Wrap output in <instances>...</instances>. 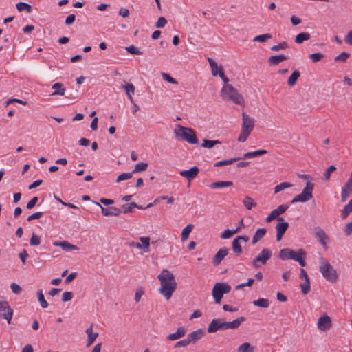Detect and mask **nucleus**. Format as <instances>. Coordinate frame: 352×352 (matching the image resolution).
<instances>
[{"instance_id":"1","label":"nucleus","mask_w":352,"mask_h":352,"mask_svg":"<svg viewBox=\"0 0 352 352\" xmlns=\"http://www.w3.org/2000/svg\"><path fill=\"white\" fill-rule=\"evenodd\" d=\"M157 278L161 283V287L159 289L160 293L166 300H169L177 287V283L173 274L168 270H163Z\"/></svg>"},{"instance_id":"2","label":"nucleus","mask_w":352,"mask_h":352,"mask_svg":"<svg viewBox=\"0 0 352 352\" xmlns=\"http://www.w3.org/2000/svg\"><path fill=\"white\" fill-rule=\"evenodd\" d=\"M306 255V252L302 248L298 249L296 252L289 248H283L279 252L278 258L281 260L293 259L298 262L302 267H305L306 265L305 261Z\"/></svg>"},{"instance_id":"3","label":"nucleus","mask_w":352,"mask_h":352,"mask_svg":"<svg viewBox=\"0 0 352 352\" xmlns=\"http://www.w3.org/2000/svg\"><path fill=\"white\" fill-rule=\"evenodd\" d=\"M221 97L223 100L232 101L236 104L245 106V101L243 96L230 84H226L221 89Z\"/></svg>"},{"instance_id":"4","label":"nucleus","mask_w":352,"mask_h":352,"mask_svg":"<svg viewBox=\"0 0 352 352\" xmlns=\"http://www.w3.org/2000/svg\"><path fill=\"white\" fill-rule=\"evenodd\" d=\"M319 271L322 276L330 283H336L338 275L336 269L322 256L319 257Z\"/></svg>"},{"instance_id":"5","label":"nucleus","mask_w":352,"mask_h":352,"mask_svg":"<svg viewBox=\"0 0 352 352\" xmlns=\"http://www.w3.org/2000/svg\"><path fill=\"white\" fill-rule=\"evenodd\" d=\"M174 133L177 138H181L182 140L190 144H197L199 142L195 131L191 128L185 127L179 124L175 129Z\"/></svg>"},{"instance_id":"6","label":"nucleus","mask_w":352,"mask_h":352,"mask_svg":"<svg viewBox=\"0 0 352 352\" xmlns=\"http://www.w3.org/2000/svg\"><path fill=\"white\" fill-rule=\"evenodd\" d=\"M254 126V120L250 118L245 112L242 113V124L241 133L238 138V141L244 142L252 131Z\"/></svg>"},{"instance_id":"7","label":"nucleus","mask_w":352,"mask_h":352,"mask_svg":"<svg viewBox=\"0 0 352 352\" xmlns=\"http://www.w3.org/2000/svg\"><path fill=\"white\" fill-rule=\"evenodd\" d=\"M231 290V287L226 283H217L212 289V295L217 304L221 301L224 294H228Z\"/></svg>"},{"instance_id":"8","label":"nucleus","mask_w":352,"mask_h":352,"mask_svg":"<svg viewBox=\"0 0 352 352\" xmlns=\"http://www.w3.org/2000/svg\"><path fill=\"white\" fill-rule=\"evenodd\" d=\"M272 256V250L269 248H263L261 252L252 260V265L255 268H259L267 263Z\"/></svg>"},{"instance_id":"9","label":"nucleus","mask_w":352,"mask_h":352,"mask_svg":"<svg viewBox=\"0 0 352 352\" xmlns=\"http://www.w3.org/2000/svg\"><path fill=\"white\" fill-rule=\"evenodd\" d=\"M314 188V184L308 182L302 192L296 195L292 200V203L295 202H306L313 197L312 191Z\"/></svg>"},{"instance_id":"10","label":"nucleus","mask_w":352,"mask_h":352,"mask_svg":"<svg viewBox=\"0 0 352 352\" xmlns=\"http://www.w3.org/2000/svg\"><path fill=\"white\" fill-rule=\"evenodd\" d=\"M0 316L6 319L8 324L10 323L13 316V309L7 301L0 302Z\"/></svg>"},{"instance_id":"11","label":"nucleus","mask_w":352,"mask_h":352,"mask_svg":"<svg viewBox=\"0 0 352 352\" xmlns=\"http://www.w3.org/2000/svg\"><path fill=\"white\" fill-rule=\"evenodd\" d=\"M278 223L276 224L275 228L276 230V240L277 241H280L287 230L289 223L285 222L283 217H278Z\"/></svg>"},{"instance_id":"12","label":"nucleus","mask_w":352,"mask_h":352,"mask_svg":"<svg viewBox=\"0 0 352 352\" xmlns=\"http://www.w3.org/2000/svg\"><path fill=\"white\" fill-rule=\"evenodd\" d=\"M315 236L317 238L319 243L322 245V246L327 250V243L329 241V237L326 232L320 227H316L314 228Z\"/></svg>"},{"instance_id":"13","label":"nucleus","mask_w":352,"mask_h":352,"mask_svg":"<svg viewBox=\"0 0 352 352\" xmlns=\"http://www.w3.org/2000/svg\"><path fill=\"white\" fill-rule=\"evenodd\" d=\"M94 203L100 208L102 214L104 216H118L122 212V210L118 208L113 206L104 208L98 202L94 201Z\"/></svg>"},{"instance_id":"14","label":"nucleus","mask_w":352,"mask_h":352,"mask_svg":"<svg viewBox=\"0 0 352 352\" xmlns=\"http://www.w3.org/2000/svg\"><path fill=\"white\" fill-rule=\"evenodd\" d=\"M246 318L243 316L239 317L235 320L230 322L223 321V330L236 329L241 324L245 321Z\"/></svg>"},{"instance_id":"15","label":"nucleus","mask_w":352,"mask_h":352,"mask_svg":"<svg viewBox=\"0 0 352 352\" xmlns=\"http://www.w3.org/2000/svg\"><path fill=\"white\" fill-rule=\"evenodd\" d=\"M199 172V169L197 166H193L189 170H182L179 173V175L186 178L189 182L197 177Z\"/></svg>"},{"instance_id":"16","label":"nucleus","mask_w":352,"mask_h":352,"mask_svg":"<svg viewBox=\"0 0 352 352\" xmlns=\"http://www.w3.org/2000/svg\"><path fill=\"white\" fill-rule=\"evenodd\" d=\"M288 208V206L282 204L278 206L276 209L272 210L270 214L267 217L266 221L267 223L271 222L273 219L277 218L278 217L282 214H283L287 209Z\"/></svg>"},{"instance_id":"17","label":"nucleus","mask_w":352,"mask_h":352,"mask_svg":"<svg viewBox=\"0 0 352 352\" xmlns=\"http://www.w3.org/2000/svg\"><path fill=\"white\" fill-rule=\"evenodd\" d=\"M318 327L321 331H326L331 328L332 323L329 316L324 315L319 318L318 321Z\"/></svg>"},{"instance_id":"18","label":"nucleus","mask_w":352,"mask_h":352,"mask_svg":"<svg viewBox=\"0 0 352 352\" xmlns=\"http://www.w3.org/2000/svg\"><path fill=\"white\" fill-rule=\"evenodd\" d=\"M218 330H223V320L220 318H214L209 324L207 331L211 333H215Z\"/></svg>"},{"instance_id":"19","label":"nucleus","mask_w":352,"mask_h":352,"mask_svg":"<svg viewBox=\"0 0 352 352\" xmlns=\"http://www.w3.org/2000/svg\"><path fill=\"white\" fill-rule=\"evenodd\" d=\"M228 248H222L219 250L214 256L212 258V263L214 265H219L222 260L228 255Z\"/></svg>"},{"instance_id":"20","label":"nucleus","mask_w":352,"mask_h":352,"mask_svg":"<svg viewBox=\"0 0 352 352\" xmlns=\"http://www.w3.org/2000/svg\"><path fill=\"white\" fill-rule=\"evenodd\" d=\"M352 192V178H349L344 184L341 192V201H345Z\"/></svg>"},{"instance_id":"21","label":"nucleus","mask_w":352,"mask_h":352,"mask_svg":"<svg viewBox=\"0 0 352 352\" xmlns=\"http://www.w3.org/2000/svg\"><path fill=\"white\" fill-rule=\"evenodd\" d=\"M205 335V331L204 329H198L192 333H189L187 336L190 343H196Z\"/></svg>"},{"instance_id":"22","label":"nucleus","mask_w":352,"mask_h":352,"mask_svg":"<svg viewBox=\"0 0 352 352\" xmlns=\"http://www.w3.org/2000/svg\"><path fill=\"white\" fill-rule=\"evenodd\" d=\"M53 245L56 247H58V246L61 247L63 248V250L66 252L71 251V250H79V248L78 246L73 245L67 241H54L53 243Z\"/></svg>"},{"instance_id":"23","label":"nucleus","mask_w":352,"mask_h":352,"mask_svg":"<svg viewBox=\"0 0 352 352\" xmlns=\"http://www.w3.org/2000/svg\"><path fill=\"white\" fill-rule=\"evenodd\" d=\"M186 333V329L184 327H179L175 333L168 334L166 339L168 340H176L184 337Z\"/></svg>"},{"instance_id":"24","label":"nucleus","mask_w":352,"mask_h":352,"mask_svg":"<svg viewBox=\"0 0 352 352\" xmlns=\"http://www.w3.org/2000/svg\"><path fill=\"white\" fill-rule=\"evenodd\" d=\"M287 59H288L287 56L283 54H279L270 57L268 59V63L270 65H277L282 61Z\"/></svg>"},{"instance_id":"25","label":"nucleus","mask_w":352,"mask_h":352,"mask_svg":"<svg viewBox=\"0 0 352 352\" xmlns=\"http://www.w3.org/2000/svg\"><path fill=\"white\" fill-rule=\"evenodd\" d=\"M267 232V230L264 228H258L255 234H254L252 239V243L253 245H255L259 240H261Z\"/></svg>"},{"instance_id":"26","label":"nucleus","mask_w":352,"mask_h":352,"mask_svg":"<svg viewBox=\"0 0 352 352\" xmlns=\"http://www.w3.org/2000/svg\"><path fill=\"white\" fill-rule=\"evenodd\" d=\"M233 185L232 182L230 181H219L212 183L210 187L212 189L230 187Z\"/></svg>"},{"instance_id":"27","label":"nucleus","mask_w":352,"mask_h":352,"mask_svg":"<svg viewBox=\"0 0 352 352\" xmlns=\"http://www.w3.org/2000/svg\"><path fill=\"white\" fill-rule=\"evenodd\" d=\"M267 151L265 149H260L255 151L248 152L245 153L241 159H248L252 157H256L264 154H266Z\"/></svg>"},{"instance_id":"28","label":"nucleus","mask_w":352,"mask_h":352,"mask_svg":"<svg viewBox=\"0 0 352 352\" xmlns=\"http://www.w3.org/2000/svg\"><path fill=\"white\" fill-rule=\"evenodd\" d=\"M52 89L55 91L52 94V96L60 95L64 96L65 89L61 82H56L52 85Z\"/></svg>"},{"instance_id":"29","label":"nucleus","mask_w":352,"mask_h":352,"mask_svg":"<svg viewBox=\"0 0 352 352\" xmlns=\"http://www.w3.org/2000/svg\"><path fill=\"white\" fill-rule=\"evenodd\" d=\"M232 248L234 252V253L236 256H239L243 252V249L241 245V241H239L237 239H234L232 243Z\"/></svg>"},{"instance_id":"30","label":"nucleus","mask_w":352,"mask_h":352,"mask_svg":"<svg viewBox=\"0 0 352 352\" xmlns=\"http://www.w3.org/2000/svg\"><path fill=\"white\" fill-rule=\"evenodd\" d=\"M311 38V35L308 32H301L295 36L294 41L298 44H301L305 41H308Z\"/></svg>"},{"instance_id":"31","label":"nucleus","mask_w":352,"mask_h":352,"mask_svg":"<svg viewBox=\"0 0 352 352\" xmlns=\"http://www.w3.org/2000/svg\"><path fill=\"white\" fill-rule=\"evenodd\" d=\"M133 208H137L138 209L144 208L142 206H139L135 202H131L129 204H124L122 206V208H123L122 212L124 214L129 213V212H132Z\"/></svg>"},{"instance_id":"32","label":"nucleus","mask_w":352,"mask_h":352,"mask_svg":"<svg viewBox=\"0 0 352 352\" xmlns=\"http://www.w3.org/2000/svg\"><path fill=\"white\" fill-rule=\"evenodd\" d=\"M299 77L300 72L298 70L294 71L289 77V79L287 80L288 85L290 87L294 86L296 83V81Z\"/></svg>"},{"instance_id":"33","label":"nucleus","mask_w":352,"mask_h":352,"mask_svg":"<svg viewBox=\"0 0 352 352\" xmlns=\"http://www.w3.org/2000/svg\"><path fill=\"white\" fill-rule=\"evenodd\" d=\"M252 304L259 307L267 308L270 306V301L267 298H258L256 300H254Z\"/></svg>"},{"instance_id":"34","label":"nucleus","mask_w":352,"mask_h":352,"mask_svg":"<svg viewBox=\"0 0 352 352\" xmlns=\"http://www.w3.org/2000/svg\"><path fill=\"white\" fill-rule=\"evenodd\" d=\"M192 229H193L192 224H188L183 229V230L182 232V234H181L182 241H186L188 238L189 234L191 232Z\"/></svg>"},{"instance_id":"35","label":"nucleus","mask_w":352,"mask_h":352,"mask_svg":"<svg viewBox=\"0 0 352 352\" xmlns=\"http://www.w3.org/2000/svg\"><path fill=\"white\" fill-rule=\"evenodd\" d=\"M16 7L19 12H22L23 10H26L28 13L32 12V6L27 3L19 2L16 4Z\"/></svg>"},{"instance_id":"36","label":"nucleus","mask_w":352,"mask_h":352,"mask_svg":"<svg viewBox=\"0 0 352 352\" xmlns=\"http://www.w3.org/2000/svg\"><path fill=\"white\" fill-rule=\"evenodd\" d=\"M240 159H241V157H234V158H232L230 160L219 161L214 164V166L219 167V166H221L232 164V163L239 160Z\"/></svg>"},{"instance_id":"37","label":"nucleus","mask_w":352,"mask_h":352,"mask_svg":"<svg viewBox=\"0 0 352 352\" xmlns=\"http://www.w3.org/2000/svg\"><path fill=\"white\" fill-rule=\"evenodd\" d=\"M239 232V228H236L234 230H226L221 235V238L223 239H230L233 234Z\"/></svg>"},{"instance_id":"38","label":"nucleus","mask_w":352,"mask_h":352,"mask_svg":"<svg viewBox=\"0 0 352 352\" xmlns=\"http://www.w3.org/2000/svg\"><path fill=\"white\" fill-rule=\"evenodd\" d=\"M37 297L42 308H47L48 307V302L45 300L43 291L41 289L37 291Z\"/></svg>"},{"instance_id":"39","label":"nucleus","mask_w":352,"mask_h":352,"mask_svg":"<svg viewBox=\"0 0 352 352\" xmlns=\"http://www.w3.org/2000/svg\"><path fill=\"white\" fill-rule=\"evenodd\" d=\"M221 142L219 140H204L201 146L204 148H211L217 144H220Z\"/></svg>"},{"instance_id":"40","label":"nucleus","mask_w":352,"mask_h":352,"mask_svg":"<svg viewBox=\"0 0 352 352\" xmlns=\"http://www.w3.org/2000/svg\"><path fill=\"white\" fill-rule=\"evenodd\" d=\"M243 203L248 210H251L253 206H256V202H254V201L251 197L248 196L245 197V199L243 201Z\"/></svg>"},{"instance_id":"41","label":"nucleus","mask_w":352,"mask_h":352,"mask_svg":"<svg viewBox=\"0 0 352 352\" xmlns=\"http://www.w3.org/2000/svg\"><path fill=\"white\" fill-rule=\"evenodd\" d=\"M238 352H254V349L249 342H244L239 346Z\"/></svg>"},{"instance_id":"42","label":"nucleus","mask_w":352,"mask_h":352,"mask_svg":"<svg viewBox=\"0 0 352 352\" xmlns=\"http://www.w3.org/2000/svg\"><path fill=\"white\" fill-rule=\"evenodd\" d=\"M292 186V184L288 182H282L280 184L277 185L274 188V193L277 194L279 192L285 190V188H290Z\"/></svg>"},{"instance_id":"43","label":"nucleus","mask_w":352,"mask_h":352,"mask_svg":"<svg viewBox=\"0 0 352 352\" xmlns=\"http://www.w3.org/2000/svg\"><path fill=\"white\" fill-rule=\"evenodd\" d=\"M140 241L142 242V245L143 247V251L144 252H149V246H150V238L149 237H140Z\"/></svg>"},{"instance_id":"44","label":"nucleus","mask_w":352,"mask_h":352,"mask_svg":"<svg viewBox=\"0 0 352 352\" xmlns=\"http://www.w3.org/2000/svg\"><path fill=\"white\" fill-rule=\"evenodd\" d=\"M336 170V167L334 165H331L327 168L325 172L323 173L322 179L327 181L329 179L331 174Z\"/></svg>"},{"instance_id":"45","label":"nucleus","mask_w":352,"mask_h":352,"mask_svg":"<svg viewBox=\"0 0 352 352\" xmlns=\"http://www.w3.org/2000/svg\"><path fill=\"white\" fill-rule=\"evenodd\" d=\"M300 287L301 289L302 293L304 295L308 294L310 290V280L309 279L305 280L304 283L300 285Z\"/></svg>"},{"instance_id":"46","label":"nucleus","mask_w":352,"mask_h":352,"mask_svg":"<svg viewBox=\"0 0 352 352\" xmlns=\"http://www.w3.org/2000/svg\"><path fill=\"white\" fill-rule=\"evenodd\" d=\"M148 164L145 162L138 163L135 166V168L132 171L133 173L144 171L147 169Z\"/></svg>"},{"instance_id":"47","label":"nucleus","mask_w":352,"mask_h":352,"mask_svg":"<svg viewBox=\"0 0 352 352\" xmlns=\"http://www.w3.org/2000/svg\"><path fill=\"white\" fill-rule=\"evenodd\" d=\"M271 38H272L271 34L267 33V34H261V35H258V36H255L253 38V41H254V42H265L267 40H268Z\"/></svg>"},{"instance_id":"48","label":"nucleus","mask_w":352,"mask_h":352,"mask_svg":"<svg viewBox=\"0 0 352 352\" xmlns=\"http://www.w3.org/2000/svg\"><path fill=\"white\" fill-rule=\"evenodd\" d=\"M324 54L320 52L314 53L309 55V58L313 63H317L324 58Z\"/></svg>"},{"instance_id":"49","label":"nucleus","mask_w":352,"mask_h":352,"mask_svg":"<svg viewBox=\"0 0 352 352\" xmlns=\"http://www.w3.org/2000/svg\"><path fill=\"white\" fill-rule=\"evenodd\" d=\"M133 173H124L118 175V177L116 179V182L119 183L123 180L129 179L133 176Z\"/></svg>"},{"instance_id":"50","label":"nucleus","mask_w":352,"mask_h":352,"mask_svg":"<svg viewBox=\"0 0 352 352\" xmlns=\"http://www.w3.org/2000/svg\"><path fill=\"white\" fill-rule=\"evenodd\" d=\"M126 50L128 52H129L131 54H135V55L142 54V52L138 47L134 46L133 45L126 47Z\"/></svg>"},{"instance_id":"51","label":"nucleus","mask_w":352,"mask_h":352,"mask_svg":"<svg viewBox=\"0 0 352 352\" xmlns=\"http://www.w3.org/2000/svg\"><path fill=\"white\" fill-rule=\"evenodd\" d=\"M287 47H288L287 43L285 42V41H283V42L278 43V45H273L271 47V50L277 52V51H279V50H280L282 49H285V48H287Z\"/></svg>"},{"instance_id":"52","label":"nucleus","mask_w":352,"mask_h":352,"mask_svg":"<svg viewBox=\"0 0 352 352\" xmlns=\"http://www.w3.org/2000/svg\"><path fill=\"white\" fill-rule=\"evenodd\" d=\"M351 211H352V207H350V206L348 204L346 205H345L342 211V214H341L342 219H345L349 216V214H350V212Z\"/></svg>"},{"instance_id":"53","label":"nucleus","mask_w":352,"mask_h":352,"mask_svg":"<svg viewBox=\"0 0 352 352\" xmlns=\"http://www.w3.org/2000/svg\"><path fill=\"white\" fill-rule=\"evenodd\" d=\"M162 78L171 83V84H175V85H177L178 84V82L175 79L173 78V77H171L167 73H164V72H162Z\"/></svg>"},{"instance_id":"54","label":"nucleus","mask_w":352,"mask_h":352,"mask_svg":"<svg viewBox=\"0 0 352 352\" xmlns=\"http://www.w3.org/2000/svg\"><path fill=\"white\" fill-rule=\"evenodd\" d=\"M30 243L32 246L38 245L41 243L40 237L33 233L32 237L30 238Z\"/></svg>"},{"instance_id":"55","label":"nucleus","mask_w":352,"mask_h":352,"mask_svg":"<svg viewBox=\"0 0 352 352\" xmlns=\"http://www.w3.org/2000/svg\"><path fill=\"white\" fill-rule=\"evenodd\" d=\"M254 279L249 278L246 283H243L236 285L235 287V289L239 290L246 286L251 287L254 284Z\"/></svg>"},{"instance_id":"56","label":"nucleus","mask_w":352,"mask_h":352,"mask_svg":"<svg viewBox=\"0 0 352 352\" xmlns=\"http://www.w3.org/2000/svg\"><path fill=\"white\" fill-rule=\"evenodd\" d=\"M123 87L124 88L127 96L133 94L135 92V87L131 83H127L125 85H123Z\"/></svg>"},{"instance_id":"57","label":"nucleus","mask_w":352,"mask_h":352,"mask_svg":"<svg viewBox=\"0 0 352 352\" xmlns=\"http://www.w3.org/2000/svg\"><path fill=\"white\" fill-rule=\"evenodd\" d=\"M350 54L347 52H343L335 58V61L342 60L346 62Z\"/></svg>"},{"instance_id":"58","label":"nucleus","mask_w":352,"mask_h":352,"mask_svg":"<svg viewBox=\"0 0 352 352\" xmlns=\"http://www.w3.org/2000/svg\"><path fill=\"white\" fill-rule=\"evenodd\" d=\"M98 333H89L88 338H87V346H91L96 338L98 337Z\"/></svg>"},{"instance_id":"59","label":"nucleus","mask_w":352,"mask_h":352,"mask_svg":"<svg viewBox=\"0 0 352 352\" xmlns=\"http://www.w3.org/2000/svg\"><path fill=\"white\" fill-rule=\"evenodd\" d=\"M166 23L167 20L164 16H160L155 23V27L157 28H164Z\"/></svg>"},{"instance_id":"60","label":"nucleus","mask_w":352,"mask_h":352,"mask_svg":"<svg viewBox=\"0 0 352 352\" xmlns=\"http://www.w3.org/2000/svg\"><path fill=\"white\" fill-rule=\"evenodd\" d=\"M190 342L187 338H185L184 340H179L178 341L174 346V348H178V347H182V346H188V344H190Z\"/></svg>"},{"instance_id":"61","label":"nucleus","mask_w":352,"mask_h":352,"mask_svg":"<svg viewBox=\"0 0 352 352\" xmlns=\"http://www.w3.org/2000/svg\"><path fill=\"white\" fill-rule=\"evenodd\" d=\"M344 234L346 236H349L352 233V221L345 225L344 228Z\"/></svg>"},{"instance_id":"62","label":"nucleus","mask_w":352,"mask_h":352,"mask_svg":"<svg viewBox=\"0 0 352 352\" xmlns=\"http://www.w3.org/2000/svg\"><path fill=\"white\" fill-rule=\"evenodd\" d=\"M19 256L21 259V261L23 265L26 264V259L28 257V254L26 250H23L21 252L19 253Z\"/></svg>"},{"instance_id":"63","label":"nucleus","mask_w":352,"mask_h":352,"mask_svg":"<svg viewBox=\"0 0 352 352\" xmlns=\"http://www.w3.org/2000/svg\"><path fill=\"white\" fill-rule=\"evenodd\" d=\"M10 289H12V292L15 294H19L21 292V287L15 283H11Z\"/></svg>"},{"instance_id":"64","label":"nucleus","mask_w":352,"mask_h":352,"mask_svg":"<svg viewBox=\"0 0 352 352\" xmlns=\"http://www.w3.org/2000/svg\"><path fill=\"white\" fill-rule=\"evenodd\" d=\"M73 294L72 292H65L63 294L62 300L63 302H67L72 299Z\"/></svg>"}]
</instances>
